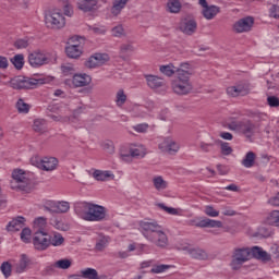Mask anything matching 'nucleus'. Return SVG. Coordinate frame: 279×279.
<instances>
[{"label":"nucleus","instance_id":"obj_3","mask_svg":"<svg viewBox=\"0 0 279 279\" xmlns=\"http://www.w3.org/2000/svg\"><path fill=\"white\" fill-rule=\"evenodd\" d=\"M186 69H189V63H181V68L177 69V76L171 83L175 95H190V93H193V83L191 82L193 70Z\"/></svg>","mask_w":279,"mask_h":279},{"label":"nucleus","instance_id":"obj_23","mask_svg":"<svg viewBox=\"0 0 279 279\" xmlns=\"http://www.w3.org/2000/svg\"><path fill=\"white\" fill-rule=\"evenodd\" d=\"M48 117L49 119H52V121L69 123V121H71V110L65 107L63 110H60V114H49Z\"/></svg>","mask_w":279,"mask_h":279},{"label":"nucleus","instance_id":"obj_58","mask_svg":"<svg viewBox=\"0 0 279 279\" xmlns=\"http://www.w3.org/2000/svg\"><path fill=\"white\" fill-rule=\"evenodd\" d=\"M269 16L271 19H279V5L272 4L269 9Z\"/></svg>","mask_w":279,"mask_h":279},{"label":"nucleus","instance_id":"obj_27","mask_svg":"<svg viewBox=\"0 0 279 279\" xmlns=\"http://www.w3.org/2000/svg\"><path fill=\"white\" fill-rule=\"evenodd\" d=\"M93 178H95L98 182L114 180V175L112 174V172L102 170H95L93 173Z\"/></svg>","mask_w":279,"mask_h":279},{"label":"nucleus","instance_id":"obj_13","mask_svg":"<svg viewBox=\"0 0 279 279\" xmlns=\"http://www.w3.org/2000/svg\"><path fill=\"white\" fill-rule=\"evenodd\" d=\"M80 40H83V38L80 36L71 38V43L75 44L69 45L65 48L68 58L77 59L80 56H82V43H80Z\"/></svg>","mask_w":279,"mask_h":279},{"label":"nucleus","instance_id":"obj_54","mask_svg":"<svg viewBox=\"0 0 279 279\" xmlns=\"http://www.w3.org/2000/svg\"><path fill=\"white\" fill-rule=\"evenodd\" d=\"M63 14H64V16H69V19H71L74 14L73 5H71L69 2H66L63 5Z\"/></svg>","mask_w":279,"mask_h":279},{"label":"nucleus","instance_id":"obj_21","mask_svg":"<svg viewBox=\"0 0 279 279\" xmlns=\"http://www.w3.org/2000/svg\"><path fill=\"white\" fill-rule=\"evenodd\" d=\"M251 255H253V258H257V260H263L264 263L271 260V255L263 251V247L259 246H253Z\"/></svg>","mask_w":279,"mask_h":279},{"label":"nucleus","instance_id":"obj_40","mask_svg":"<svg viewBox=\"0 0 279 279\" xmlns=\"http://www.w3.org/2000/svg\"><path fill=\"white\" fill-rule=\"evenodd\" d=\"M33 129L35 132H39V134H43V132H46L47 130V121H45V119L35 120Z\"/></svg>","mask_w":279,"mask_h":279},{"label":"nucleus","instance_id":"obj_43","mask_svg":"<svg viewBox=\"0 0 279 279\" xmlns=\"http://www.w3.org/2000/svg\"><path fill=\"white\" fill-rule=\"evenodd\" d=\"M97 269L95 268H85L81 270V275L84 279H97Z\"/></svg>","mask_w":279,"mask_h":279},{"label":"nucleus","instance_id":"obj_50","mask_svg":"<svg viewBox=\"0 0 279 279\" xmlns=\"http://www.w3.org/2000/svg\"><path fill=\"white\" fill-rule=\"evenodd\" d=\"M167 269H171V266L161 264V265H157V266L153 267L150 271H151V274H162V272L167 271Z\"/></svg>","mask_w":279,"mask_h":279},{"label":"nucleus","instance_id":"obj_36","mask_svg":"<svg viewBox=\"0 0 279 279\" xmlns=\"http://www.w3.org/2000/svg\"><path fill=\"white\" fill-rule=\"evenodd\" d=\"M11 63L17 71H21L25 64V57L23 54H15L11 58Z\"/></svg>","mask_w":279,"mask_h":279},{"label":"nucleus","instance_id":"obj_5","mask_svg":"<svg viewBox=\"0 0 279 279\" xmlns=\"http://www.w3.org/2000/svg\"><path fill=\"white\" fill-rule=\"evenodd\" d=\"M47 84V78H29L25 76H15L10 81L11 88L15 90H29L37 86H43Z\"/></svg>","mask_w":279,"mask_h":279},{"label":"nucleus","instance_id":"obj_56","mask_svg":"<svg viewBox=\"0 0 279 279\" xmlns=\"http://www.w3.org/2000/svg\"><path fill=\"white\" fill-rule=\"evenodd\" d=\"M61 71L64 75H73L75 73V68L72 64H66L61 66Z\"/></svg>","mask_w":279,"mask_h":279},{"label":"nucleus","instance_id":"obj_64","mask_svg":"<svg viewBox=\"0 0 279 279\" xmlns=\"http://www.w3.org/2000/svg\"><path fill=\"white\" fill-rule=\"evenodd\" d=\"M268 204H270V206H279V192L276 196L269 198Z\"/></svg>","mask_w":279,"mask_h":279},{"label":"nucleus","instance_id":"obj_16","mask_svg":"<svg viewBox=\"0 0 279 279\" xmlns=\"http://www.w3.org/2000/svg\"><path fill=\"white\" fill-rule=\"evenodd\" d=\"M159 149H161V151H166V154H170V156H173V154H178V151H180V144L171 137H166L159 144Z\"/></svg>","mask_w":279,"mask_h":279},{"label":"nucleus","instance_id":"obj_47","mask_svg":"<svg viewBox=\"0 0 279 279\" xmlns=\"http://www.w3.org/2000/svg\"><path fill=\"white\" fill-rule=\"evenodd\" d=\"M94 56V60H96V64L98 66H104L105 62H108L109 58L107 53H95Z\"/></svg>","mask_w":279,"mask_h":279},{"label":"nucleus","instance_id":"obj_30","mask_svg":"<svg viewBox=\"0 0 279 279\" xmlns=\"http://www.w3.org/2000/svg\"><path fill=\"white\" fill-rule=\"evenodd\" d=\"M130 154L133 158H145L147 156V149L143 145H136L130 148Z\"/></svg>","mask_w":279,"mask_h":279},{"label":"nucleus","instance_id":"obj_62","mask_svg":"<svg viewBox=\"0 0 279 279\" xmlns=\"http://www.w3.org/2000/svg\"><path fill=\"white\" fill-rule=\"evenodd\" d=\"M199 147H201L202 151H204L205 154H208V151H210V147H215V141H214V143H209V144L202 142L199 144Z\"/></svg>","mask_w":279,"mask_h":279},{"label":"nucleus","instance_id":"obj_9","mask_svg":"<svg viewBox=\"0 0 279 279\" xmlns=\"http://www.w3.org/2000/svg\"><path fill=\"white\" fill-rule=\"evenodd\" d=\"M179 29L186 36H193L197 32V21L195 16L189 14L181 19Z\"/></svg>","mask_w":279,"mask_h":279},{"label":"nucleus","instance_id":"obj_18","mask_svg":"<svg viewBox=\"0 0 279 279\" xmlns=\"http://www.w3.org/2000/svg\"><path fill=\"white\" fill-rule=\"evenodd\" d=\"M199 5L203 8L202 14L207 21H213L219 14V7L209 5L208 1H199Z\"/></svg>","mask_w":279,"mask_h":279},{"label":"nucleus","instance_id":"obj_53","mask_svg":"<svg viewBox=\"0 0 279 279\" xmlns=\"http://www.w3.org/2000/svg\"><path fill=\"white\" fill-rule=\"evenodd\" d=\"M158 208H161V210H165V213H168V215H178V209L173 207H167L165 204L159 203L157 204Z\"/></svg>","mask_w":279,"mask_h":279},{"label":"nucleus","instance_id":"obj_59","mask_svg":"<svg viewBox=\"0 0 279 279\" xmlns=\"http://www.w3.org/2000/svg\"><path fill=\"white\" fill-rule=\"evenodd\" d=\"M106 245H108V240H106V238L100 239V240L96 243V250H97V252H104V250H106Z\"/></svg>","mask_w":279,"mask_h":279},{"label":"nucleus","instance_id":"obj_31","mask_svg":"<svg viewBox=\"0 0 279 279\" xmlns=\"http://www.w3.org/2000/svg\"><path fill=\"white\" fill-rule=\"evenodd\" d=\"M267 226H276L279 228V210H272L265 219Z\"/></svg>","mask_w":279,"mask_h":279},{"label":"nucleus","instance_id":"obj_24","mask_svg":"<svg viewBox=\"0 0 279 279\" xmlns=\"http://www.w3.org/2000/svg\"><path fill=\"white\" fill-rule=\"evenodd\" d=\"M23 226H25V218L23 216H19L8 223L7 230L8 232H19Z\"/></svg>","mask_w":279,"mask_h":279},{"label":"nucleus","instance_id":"obj_41","mask_svg":"<svg viewBox=\"0 0 279 279\" xmlns=\"http://www.w3.org/2000/svg\"><path fill=\"white\" fill-rule=\"evenodd\" d=\"M126 101L128 95H125V92L123 89H119L116 95V104L118 108H122Z\"/></svg>","mask_w":279,"mask_h":279},{"label":"nucleus","instance_id":"obj_32","mask_svg":"<svg viewBox=\"0 0 279 279\" xmlns=\"http://www.w3.org/2000/svg\"><path fill=\"white\" fill-rule=\"evenodd\" d=\"M254 162H256V154L254 151L246 153L244 159L242 160L243 167L246 169H252Z\"/></svg>","mask_w":279,"mask_h":279},{"label":"nucleus","instance_id":"obj_29","mask_svg":"<svg viewBox=\"0 0 279 279\" xmlns=\"http://www.w3.org/2000/svg\"><path fill=\"white\" fill-rule=\"evenodd\" d=\"M78 10L81 12H95L97 10V2L95 1H80L77 3Z\"/></svg>","mask_w":279,"mask_h":279},{"label":"nucleus","instance_id":"obj_20","mask_svg":"<svg viewBox=\"0 0 279 279\" xmlns=\"http://www.w3.org/2000/svg\"><path fill=\"white\" fill-rule=\"evenodd\" d=\"M39 166L43 171H56L58 169V159L56 157H45Z\"/></svg>","mask_w":279,"mask_h":279},{"label":"nucleus","instance_id":"obj_26","mask_svg":"<svg viewBox=\"0 0 279 279\" xmlns=\"http://www.w3.org/2000/svg\"><path fill=\"white\" fill-rule=\"evenodd\" d=\"M187 254L196 260H208V253L199 247L189 248Z\"/></svg>","mask_w":279,"mask_h":279},{"label":"nucleus","instance_id":"obj_49","mask_svg":"<svg viewBox=\"0 0 279 279\" xmlns=\"http://www.w3.org/2000/svg\"><path fill=\"white\" fill-rule=\"evenodd\" d=\"M51 226H53V228H56L57 230H62L63 232L66 231L69 228L66 225H64V222H62V220L58 219H52Z\"/></svg>","mask_w":279,"mask_h":279},{"label":"nucleus","instance_id":"obj_44","mask_svg":"<svg viewBox=\"0 0 279 279\" xmlns=\"http://www.w3.org/2000/svg\"><path fill=\"white\" fill-rule=\"evenodd\" d=\"M0 270L4 278H10L12 276V264H10V262H3L0 266Z\"/></svg>","mask_w":279,"mask_h":279},{"label":"nucleus","instance_id":"obj_37","mask_svg":"<svg viewBox=\"0 0 279 279\" xmlns=\"http://www.w3.org/2000/svg\"><path fill=\"white\" fill-rule=\"evenodd\" d=\"M215 145H220L222 156H230V154H232V147L228 142H221V140H215Z\"/></svg>","mask_w":279,"mask_h":279},{"label":"nucleus","instance_id":"obj_60","mask_svg":"<svg viewBox=\"0 0 279 279\" xmlns=\"http://www.w3.org/2000/svg\"><path fill=\"white\" fill-rule=\"evenodd\" d=\"M132 51H134L132 44H123L120 47V53H132Z\"/></svg>","mask_w":279,"mask_h":279},{"label":"nucleus","instance_id":"obj_42","mask_svg":"<svg viewBox=\"0 0 279 279\" xmlns=\"http://www.w3.org/2000/svg\"><path fill=\"white\" fill-rule=\"evenodd\" d=\"M111 36H113V38H123L125 36V28L123 27V24H118L111 28Z\"/></svg>","mask_w":279,"mask_h":279},{"label":"nucleus","instance_id":"obj_25","mask_svg":"<svg viewBox=\"0 0 279 279\" xmlns=\"http://www.w3.org/2000/svg\"><path fill=\"white\" fill-rule=\"evenodd\" d=\"M145 77H146L147 86L149 88L156 89V88H162V86H165V80H162L161 77H158L151 74H148Z\"/></svg>","mask_w":279,"mask_h":279},{"label":"nucleus","instance_id":"obj_38","mask_svg":"<svg viewBox=\"0 0 279 279\" xmlns=\"http://www.w3.org/2000/svg\"><path fill=\"white\" fill-rule=\"evenodd\" d=\"M159 71L163 75H167V77H171L178 73V69L173 64L161 65Z\"/></svg>","mask_w":279,"mask_h":279},{"label":"nucleus","instance_id":"obj_15","mask_svg":"<svg viewBox=\"0 0 279 279\" xmlns=\"http://www.w3.org/2000/svg\"><path fill=\"white\" fill-rule=\"evenodd\" d=\"M190 226H195V228H223V222L210 218H198V221L190 220Z\"/></svg>","mask_w":279,"mask_h":279},{"label":"nucleus","instance_id":"obj_51","mask_svg":"<svg viewBox=\"0 0 279 279\" xmlns=\"http://www.w3.org/2000/svg\"><path fill=\"white\" fill-rule=\"evenodd\" d=\"M267 105L269 108H279V98L277 96H268Z\"/></svg>","mask_w":279,"mask_h":279},{"label":"nucleus","instance_id":"obj_55","mask_svg":"<svg viewBox=\"0 0 279 279\" xmlns=\"http://www.w3.org/2000/svg\"><path fill=\"white\" fill-rule=\"evenodd\" d=\"M205 215H207V217H219V211H217L213 206H206Z\"/></svg>","mask_w":279,"mask_h":279},{"label":"nucleus","instance_id":"obj_28","mask_svg":"<svg viewBox=\"0 0 279 279\" xmlns=\"http://www.w3.org/2000/svg\"><path fill=\"white\" fill-rule=\"evenodd\" d=\"M71 265H72L71 259H68V258L59 259L52 266H48L47 271H53L56 267L57 269H69Z\"/></svg>","mask_w":279,"mask_h":279},{"label":"nucleus","instance_id":"obj_8","mask_svg":"<svg viewBox=\"0 0 279 279\" xmlns=\"http://www.w3.org/2000/svg\"><path fill=\"white\" fill-rule=\"evenodd\" d=\"M33 245L37 252H45L51 247L49 232L47 230H36L33 235Z\"/></svg>","mask_w":279,"mask_h":279},{"label":"nucleus","instance_id":"obj_19","mask_svg":"<svg viewBox=\"0 0 279 279\" xmlns=\"http://www.w3.org/2000/svg\"><path fill=\"white\" fill-rule=\"evenodd\" d=\"M256 131V124L251 120L240 121V132L246 136V138H252L254 132Z\"/></svg>","mask_w":279,"mask_h":279},{"label":"nucleus","instance_id":"obj_48","mask_svg":"<svg viewBox=\"0 0 279 279\" xmlns=\"http://www.w3.org/2000/svg\"><path fill=\"white\" fill-rule=\"evenodd\" d=\"M32 239V230L29 228H24L21 232V240L23 243H29Z\"/></svg>","mask_w":279,"mask_h":279},{"label":"nucleus","instance_id":"obj_12","mask_svg":"<svg viewBox=\"0 0 279 279\" xmlns=\"http://www.w3.org/2000/svg\"><path fill=\"white\" fill-rule=\"evenodd\" d=\"M28 63L33 69H39V66H45V64H49V58L45 52L40 50H36L28 54Z\"/></svg>","mask_w":279,"mask_h":279},{"label":"nucleus","instance_id":"obj_10","mask_svg":"<svg viewBox=\"0 0 279 279\" xmlns=\"http://www.w3.org/2000/svg\"><path fill=\"white\" fill-rule=\"evenodd\" d=\"M44 210H47L48 213H52L56 215H60L62 213H69L71 210V204L65 201L61 202H48L44 206Z\"/></svg>","mask_w":279,"mask_h":279},{"label":"nucleus","instance_id":"obj_6","mask_svg":"<svg viewBox=\"0 0 279 279\" xmlns=\"http://www.w3.org/2000/svg\"><path fill=\"white\" fill-rule=\"evenodd\" d=\"M12 178L13 179L10 182L11 189L14 191H24V193H29V191H32V181L25 177V171L21 169L14 170Z\"/></svg>","mask_w":279,"mask_h":279},{"label":"nucleus","instance_id":"obj_11","mask_svg":"<svg viewBox=\"0 0 279 279\" xmlns=\"http://www.w3.org/2000/svg\"><path fill=\"white\" fill-rule=\"evenodd\" d=\"M253 27H254V19L252 16H245L238 20L233 24V32H235V34H245L247 32H252Z\"/></svg>","mask_w":279,"mask_h":279},{"label":"nucleus","instance_id":"obj_46","mask_svg":"<svg viewBox=\"0 0 279 279\" xmlns=\"http://www.w3.org/2000/svg\"><path fill=\"white\" fill-rule=\"evenodd\" d=\"M16 108L20 113L27 114V112H29V105L21 98L16 102Z\"/></svg>","mask_w":279,"mask_h":279},{"label":"nucleus","instance_id":"obj_33","mask_svg":"<svg viewBox=\"0 0 279 279\" xmlns=\"http://www.w3.org/2000/svg\"><path fill=\"white\" fill-rule=\"evenodd\" d=\"M50 245L53 247H60V245H64V236H62L59 232H54L52 235L49 234Z\"/></svg>","mask_w":279,"mask_h":279},{"label":"nucleus","instance_id":"obj_35","mask_svg":"<svg viewBox=\"0 0 279 279\" xmlns=\"http://www.w3.org/2000/svg\"><path fill=\"white\" fill-rule=\"evenodd\" d=\"M153 184H154V187L156 189V191H165V189H167V186H169V183L160 175L155 177L153 179Z\"/></svg>","mask_w":279,"mask_h":279},{"label":"nucleus","instance_id":"obj_4","mask_svg":"<svg viewBox=\"0 0 279 279\" xmlns=\"http://www.w3.org/2000/svg\"><path fill=\"white\" fill-rule=\"evenodd\" d=\"M45 25L48 29H64L66 27V17L60 9L50 8L45 11Z\"/></svg>","mask_w":279,"mask_h":279},{"label":"nucleus","instance_id":"obj_57","mask_svg":"<svg viewBox=\"0 0 279 279\" xmlns=\"http://www.w3.org/2000/svg\"><path fill=\"white\" fill-rule=\"evenodd\" d=\"M86 69H97V61L95 60L94 56H90L88 60L85 61Z\"/></svg>","mask_w":279,"mask_h":279},{"label":"nucleus","instance_id":"obj_52","mask_svg":"<svg viewBox=\"0 0 279 279\" xmlns=\"http://www.w3.org/2000/svg\"><path fill=\"white\" fill-rule=\"evenodd\" d=\"M15 49H27L29 47V41L27 39H17L14 43Z\"/></svg>","mask_w":279,"mask_h":279},{"label":"nucleus","instance_id":"obj_39","mask_svg":"<svg viewBox=\"0 0 279 279\" xmlns=\"http://www.w3.org/2000/svg\"><path fill=\"white\" fill-rule=\"evenodd\" d=\"M128 4V1H116L113 2V5L111 7V14L113 16H119L121 14V11L125 5Z\"/></svg>","mask_w":279,"mask_h":279},{"label":"nucleus","instance_id":"obj_17","mask_svg":"<svg viewBox=\"0 0 279 279\" xmlns=\"http://www.w3.org/2000/svg\"><path fill=\"white\" fill-rule=\"evenodd\" d=\"M93 82V78L88 74H74L72 81L66 80L65 84L72 83L74 88H82L88 86Z\"/></svg>","mask_w":279,"mask_h":279},{"label":"nucleus","instance_id":"obj_2","mask_svg":"<svg viewBox=\"0 0 279 279\" xmlns=\"http://www.w3.org/2000/svg\"><path fill=\"white\" fill-rule=\"evenodd\" d=\"M74 211L83 221H105L106 207L95 203L80 202L74 206Z\"/></svg>","mask_w":279,"mask_h":279},{"label":"nucleus","instance_id":"obj_14","mask_svg":"<svg viewBox=\"0 0 279 279\" xmlns=\"http://www.w3.org/2000/svg\"><path fill=\"white\" fill-rule=\"evenodd\" d=\"M227 94L230 95V97H245L246 95H250V84L239 83L230 86L227 88Z\"/></svg>","mask_w":279,"mask_h":279},{"label":"nucleus","instance_id":"obj_1","mask_svg":"<svg viewBox=\"0 0 279 279\" xmlns=\"http://www.w3.org/2000/svg\"><path fill=\"white\" fill-rule=\"evenodd\" d=\"M140 230L143 236L153 245H156V247L165 250L169 245V238L162 230V226L158 225V222L144 219L140 221Z\"/></svg>","mask_w":279,"mask_h":279},{"label":"nucleus","instance_id":"obj_45","mask_svg":"<svg viewBox=\"0 0 279 279\" xmlns=\"http://www.w3.org/2000/svg\"><path fill=\"white\" fill-rule=\"evenodd\" d=\"M47 227V218L39 217L34 220V230H47L45 229Z\"/></svg>","mask_w":279,"mask_h":279},{"label":"nucleus","instance_id":"obj_22","mask_svg":"<svg viewBox=\"0 0 279 279\" xmlns=\"http://www.w3.org/2000/svg\"><path fill=\"white\" fill-rule=\"evenodd\" d=\"M31 265L32 259L26 254H22L20 262L15 265L16 274H24V271L29 269Z\"/></svg>","mask_w":279,"mask_h":279},{"label":"nucleus","instance_id":"obj_63","mask_svg":"<svg viewBox=\"0 0 279 279\" xmlns=\"http://www.w3.org/2000/svg\"><path fill=\"white\" fill-rule=\"evenodd\" d=\"M270 259H271V256L272 258H279V245L278 244H274L271 247H270Z\"/></svg>","mask_w":279,"mask_h":279},{"label":"nucleus","instance_id":"obj_61","mask_svg":"<svg viewBox=\"0 0 279 279\" xmlns=\"http://www.w3.org/2000/svg\"><path fill=\"white\" fill-rule=\"evenodd\" d=\"M133 130H135V132H138L141 134H144L145 132H147V130H149V124L147 123L137 124L133 128Z\"/></svg>","mask_w":279,"mask_h":279},{"label":"nucleus","instance_id":"obj_34","mask_svg":"<svg viewBox=\"0 0 279 279\" xmlns=\"http://www.w3.org/2000/svg\"><path fill=\"white\" fill-rule=\"evenodd\" d=\"M166 10L170 12V14H178L180 10H182V3L180 1H168Z\"/></svg>","mask_w":279,"mask_h":279},{"label":"nucleus","instance_id":"obj_7","mask_svg":"<svg viewBox=\"0 0 279 279\" xmlns=\"http://www.w3.org/2000/svg\"><path fill=\"white\" fill-rule=\"evenodd\" d=\"M252 256V252L248 247L234 248L231 260V269L233 271H238L241 267H243L244 263H247Z\"/></svg>","mask_w":279,"mask_h":279}]
</instances>
